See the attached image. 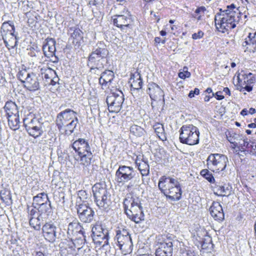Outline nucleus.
Segmentation results:
<instances>
[{"instance_id":"obj_47","label":"nucleus","mask_w":256,"mask_h":256,"mask_svg":"<svg viewBox=\"0 0 256 256\" xmlns=\"http://www.w3.org/2000/svg\"><path fill=\"white\" fill-rule=\"evenodd\" d=\"M30 75V73L28 72L26 69L20 70L17 74L18 78L22 82L24 83V80Z\"/></svg>"},{"instance_id":"obj_64","label":"nucleus","mask_w":256,"mask_h":256,"mask_svg":"<svg viewBox=\"0 0 256 256\" xmlns=\"http://www.w3.org/2000/svg\"><path fill=\"white\" fill-rule=\"evenodd\" d=\"M36 256H48L44 254L41 252H36Z\"/></svg>"},{"instance_id":"obj_22","label":"nucleus","mask_w":256,"mask_h":256,"mask_svg":"<svg viewBox=\"0 0 256 256\" xmlns=\"http://www.w3.org/2000/svg\"><path fill=\"white\" fill-rule=\"evenodd\" d=\"M114 77V73L110 70H105L103 72L98 79L99 84L102 88H106L111 84Z\"/></svg>"},{"instance_id":"obj_26","label":"nucleus","mask_w":256,"mask_h":256,"mask_svg":"<svg viewBox=\"0 0 256 256\" xmlns=\"http://www.w3.org/2000/svg\"><path fill=\"white\" fill-rule=\"evenodd\" d=\"M227 16H224V14H218L215 16L214 22L216 28L219 30L224 32V29H226V22H227Z\"/></svg>"},{"instance_id":"obj_5","label":"nucleus","mask_w":256,"mask_h":256,"mask_svg":"<svg viewBox=\"0 0 256 256\" xmlns=\"http://www.w3.org/2000/svg\"><path fill=\"white\" fill-rule=\"evenodd\" d=\"M15 28L10 21L4 22L2 26L0 33L6 46L8 49L14 48L17 44L16 36L14 34Z\"/></svg>"},{"instance_id":"obj_7","label":"nucleus","mask_w":256,"mask_h":256,"mask_svg":"<svg viewBox=\"0 0 256 256\" xmlns=\"http://www.w3.org/2000/svg\"><path fill=\"white\" fill-rule=\"evenodd\" d=\"M23 122L27 132L34 138H37L43 134L42 124L38 118H34L30 120L28 118H24Z\"/></svg>"},{"instance_id":"obj_24","label":"nucleus","mask_w":256,"mask_h":256,"mask_svg":"<svg viewBox=\"0 0 256 256\" xmlns=\"http://www.w3.org/2000/svg\"><path fill=\"white\" fill-rule=\"evenodd\" d=\"M242 45L246 48L245 51L254 52L256 50V32L254 34L250 33Z\"/></svg>"},{"instance_id":"obj_41","label":"nucleus","mask_w":256,"mask_h":256,"mask_svg":"<svg viewBox=\"0 0 256 256\" xmlns=\"http://www.w3.org/2000/svg\"><path fill=\"white\" fill-rule=\"evenodd\" d=\"M216 190L219 192L218 196H228L231 192L232 187L229 186H217Z\"/></svg>"},{"instance_id":"obj_37","label":"nucleus","mask_w":256,"mask_h":256,"mask_svg":"<svg viewBox=\"0 0 256 256\" xmlns=\"http://www.w3.org/2000/svg\"><path fill=\"white\" fill-rule=\"evenodd\" d=\"M137 76L138 78H136V80L134 79V75L132 74L130 76V80H132V78L133 81L131 84V90H138L142 88V80L141 78V76L139 73L138 74Z\"/></svg>"},{"instance_id":"obj_38","label":"nucleus","mask_w":256,"mask_h":256,"mask_svg":"<svg viewBox=\"0 0 256 256\" xmlns=\"http://www.w3.org/2000/svg\"><path fill=\"white\" fill-rule=\"evenodd\" d=\"M154 128L157 136L162 141L166 140V137L164 133V126L160 123H156L154 125Z\"/></svg>"},{"instance_id":"obj_35","label":"nucleus","mask_w":256,"mask_h":256,"mask_svg":"<svg viewBox=\"0 0 256 256\" xmlns=\"http://www.w3.org/2000/svg\"><path fill=\"white\" fill-rule=\"evenodd\" d=\"M136 164L142 176H146L149 174L150 166L147 162L141 160L138 162L137 160Z\"/></svg>"},{"instance_id":"obj_3","label":"nucleus","mask_w":256,"mask_h":256,"mask_svg":"<svg viewBox=\"0 0 256 256\" xmlns=\"http://www.w3.org/2000/svg\"><path fill=\"white\" fill-rule=\"evenodd\" d=\"M94 202L102 210L108 211L112 204L111 194L104 184L96 183L92 188Z\"/></svg>"},{"instance_id":"obj_20","label":"nucleus","mask_w":256,"mask_h":256,"mask_svg":"<svg viewBox=\"0 0 256 256\" xmlns=\"http://www.w3.org/2000/svg\"><path fill=\"white\" fill-rule=\"evenodd\" d=\"M114 19V24L121 30H124V28L128 26L132 22L130 16L127 14L126 15H118Z\"/></svg>"},{"instance_id":"obj_53","label":"nucleus","mask_w":256,"mask_h":256,"mask_svg":"<svg viewBox=\"0 0 256 256\" xmlns=\"http://www.w3.org/2000/svg\"><path fill=\"white\" fill-rule=\"evenodd\" d=\"M1 199L4 201L10 198V192L6 190H1L0 192Z\"/></svg>"},{"instance_id":"obj_54","label":"nucleus","mask_w":256,"mask_h":256,"mask_svg":"<svg viewBox=\"0 0 256 256\" xmlns=\"http://www.w3.org/2000/svg\"><path fill=\"white\" fill-rule=\"evenodd\" d=\"M204 35V32H202V30H199L198 32L192 34V38L194 40L200 39L203 37Z\"/></svg>"},{"instance_id":"obj_28","label":"nucleus","mask_w":256,"mask_h":256,"mask_svg":"<svg viewBox=\"0 0 256 256\" xmlns=\"http://www.w3.org/2000/svg\"><path fill=\"white\" fill-rule=\"evenodd\" d=\"M229 14L230 16H227L228 18H227L226 25L228 26H226V30H228V28H234L236 26V22H238L240 20V12H232Z\"/></svg>"},{"instance_id":"obj_62","label":"nucleus","mask_w":256,"mask_h":256,"mask_svg":"<svg viewBox=\"0 0 256 256\" xmlns=\"http://www.w3.org/2000/svg\"><path fill=\"white\" fill-rule=\"evenodd\" d=\"M248 113L250 114H255L256 112V110H255V108H251L249 109V110H248Z\"/></svg>"},{"instance_id":"obj_19","label":"nucleus","mask_w":256,"mask_h":256,"mask_svg":"<svg viewBox=\"0 0 256 256\" xmlns=\"http://www.w3.org/2000/svg\"><path fill=\"white\" fill-rule=\"evenodd\" d=\"M40 80L34 72H31L30 75L24 80V87L31 92H35L40 89Z\"/></svg>"},{"instance_id":"obj_8","label":"nucleus","mask_w":256,"mask_h":256,"mask_svg":"<svg viewBox=\"0 0 256 256\" xmlns=\"http://www.w3.org/2000/svg\"><path fill=\"white\" fill-rule=\"evenodd\" d=\"M237 78L238 80V90L241 92H244V90L250 92L252 90V86L250 84L254 83L256 81V78L252 73H248L242 70L238 74Z\"/></svg>"},{"instance_id":"obj_36","label":"nucleus","mask_w":256,"mask_h":256,"mask_svg":"<svg viewBox=\"0 0 256 256\" xmlns=\"http://www.w3.org/2000/svg\"><path fill=\"white\" fill-rule=\"evenodd\" d=\"M56 41L53 38H50L47 42L44 44V48L48 49V52L47 55H48V58L50 56H52L55 54L56 52Z\"/></svg>"},{"instance_id":"obj_14","label":"nucleus","mask_w":256,"mask_h":256,"mask_svg":"<svg viewBox=\"0 0 256 256\" xmlns=\"http://www.w3.org/2000/svg\"><path fill=\"white\" fill-rule=\"evenodd\" d=\"M76 206L80 220L85 223L90 222L94 218V210L85 204H80Z\"/></svg>"},{"instance_id":"obj_11","label":"nucleus","mask_w":256,"mask_h":256,"mask_svg":"<svg viewBox=\"0 0 256 256\" xmlns=\"http://www.w3.org/2000/svg\"><path fill=\"white\" fill-rule=\"evenodd\" d=\"M134 175L132 167L120 166L116 172V180L118 183L123 184L132 180Z\"/></svg>"},{"instance_id":"obj_46","label":"nucleus","mask_w":256,"mask_h":256,"mask_svg":"<svg viewBox=\"0 0 256 256\" xmlns=\"http://www.w3.org/2000/svg\"><path fill=\"white\" fill-rule=\"evenodd\" d=\"M70 30L72 31V32L71 34V37L74 40H76V42H78V41L82 39L83 38V33L80 28H70Z\"/></svg>"},{"instance_id":"obj_9","label":"nucleus","mask_w":256,"mask_h":256,"mask_svg":"<svg viewBox=\"0 0 256 256\" xmlns=\"http://www.w3.org/2000/svg\"><path fill=\"white\" fill-rule=\"evenodd\" d=\"M124 95L121 91L114 92L107 96L106 102L110 112H118L120 111L124 101Z\"/></svg>"},{"instance_id":"obj_2","label":"nucleus","mask_w":256,"mask_h":256,"mask_svg":"<svg viewBox=\"0 0 256 256\" xmlns=\"http://www.w3.org/2000/svg\"><path fill=\"white\" fill-rule=\"evenodd\" d=\"M123 205L124 212L130 219L136 224L144 220L142 206L138 198H126Z\"/></svg>"},{"instance_id":"obj_25","label":"nucleus","mask_w":256,"mask_h":256,"mask_svg":"<svg viewBox=\"0 0 256 256\" xmlns=\"http://www.w3.org/2000/svg\"><path fill=\"white\" fill-rule=\"evenodd\" d=\"M105 233L101 236H92L93 241L98 246L104 247L108 244L109 232L108 230H104Z\"/></svg>"},{"instance_id":"obj_60","label":"nucleus","mask_w":256,"mask_h":256,"mask_svg":"<svg viewBox=\"0 0 256 256\" xmlns=\"http://www.w3.org/2000/svg\"><path fill=\"white\" fill-rule=\"evenodd\" d=\"M248 113V112L246 108L243 109L240 112V114L243 116H246Z\"/></svg>"},{"instance_id":"obj_52","label":"nucleus","mask_w":256,"mask_h":256,"mask_svg":"<svg viewBox=\"0 0 256 256\" xmlns=\"http://www.w3.org/2000/svg\"><path fill=\"white\" fill-rule=\"evenodd\" d=\"M156 256H172V255H168L166 254L164 250H163L162 247L158 246L155 252Z\"/></svg>"},{"instance_id":"obj_33","label":"nucleus","mask_w":256,"mask_h":256,"mask_svg":"<svg viewBox=\"0 0 256 256\" xmlns=\"http://www.w3.org/2000/svg\"><path fill=\"white\" fill-rule=\"evenodd\" d=\"M36 208L40 213V215L42 216H49L52 213V208L50 201L37 206Z\"/></svg>"},{"instance_id":"obj_34","label":"nucleus","mask_w":256,"mask_h":256,"mask_svg":"<svg viewBox=\"0 0 256 256\" xmlns=\"http://www.w3.org/2000/svg\"><path fill=\"white\" fill-rule=\"evenodd\" d=\"M104 60H97L92 61V62H88V66H90V72L94 71V74L96 73L98 70H102L104 68Z\"/></svg>"},{"instance_id":"obj_15","label":"nucleus","mask_w":256,"mask_h":256,"mask_svg":"<svg viewBox=\"0 0 256 256\" xmlns=\"http://www.w3.org/2000/svg\"><path fill=\"white\" fill-rule=\"evenodd\" d=\"M72 148L78 155L92 152L89 141L84 138H78L72 144Z\"/></svg>"},{"instance_id":"obj_16","label":"nucleus","mask_w":256,"mask_h":256,"mask_svg":"<svg viewBox=\"0 0 256 256\" xmlns=\"http://www.w3.org/2000/svg\"><path fill=\"white\" fill-rule=\"evenodd\" d=\"M147 92L152 100L160 101L164 98V92L158 85L156 83H149Z\"/></svg>"},{"instance_id":"obj_57","label":"nucleus","mask_w":256,"mask_h":256,"mask_svg":"<svg viewBox=\"0 0 256 256\" xmlns=\"http://www.w3.org/2000/svg\"><path fill=\"white\" fill-rule=\"evenodd\" d=\"M58 80H59V78H58V76H57L55 75L52 78V79L50 80V82H49L48 85V86L49 85L54 86L56 84L58 83Z\"/></svg>"},{"instance_id":"obj_10","label":"nucleus","mask_w":256,"mask_h":256,"mask_svg":"<svg viewBox=\"0 0 256 256\" xmlns=\"http://www.w3.org/2000/svg\"><path fill=\"white\" fill-rule=\"evenodd\" d=\"M114 241L120 248L124 251H126L132 246L129 232L125 228H122L116 231Z\"/></svg>"},{"instance_id":"obj_4","label":"nucleus","mask_w":256,"mask_h":256,"mask_svg":"<svg viewBox=\"0 0 256 256\" xmlns=\"http://www.w3.org/2000/svg\"><path fill=\"white\" fill-rule=\"evenodd\" d=\"M180 141L181 143L193 146L198 144L200 132L198 128L191 124L183 125L180 130Z\"/></svg>"},{"instance_id":"obj_61","label":"nucleus","mask_w":256,"mask_h":256,"mask_svg":"<svg viewBox=\"0 0 256 256\" xmlns=\"http://www.w3.org/2000/svg\"><path fill=\"white\" fill-rule=\"evenodd\" d=\"M223 91L228 96L230 95V91L228 88H224L223 90Z\"/></svg>"},{"instance_id":"obj_23","label":"nucleus","mask_w":256,"mask_h":256,"mask_svg":"<svg viewBox=\"0 0 256 256\" xmlns=\"http://www.w3.org/2000/svg\"><path fill=\"white\" fill-rule=\"evenodd\" d=\"M3 109L6 112V118H12L14 116L19 114L17 105L12 100L6 102Z\"/></svg>"},{"instance_id":"obj_18","label":"nucleus","mask_w":256,"mask_h":256,"mask_svg":"<svg viewBox=\"0 0 256 256\" xmlns=\"http://www.w3.org/2000/svg\"><path fill=\"white\" fill-rule=\"evenodd\" d=\"M209 211L215 220L222 222L224 220V214L223 209L218 202L214 201L209 208Z\"/></svg>"},{"instance_id":"obj_45","label":"nucleus","mask_w":256,"mask_h":256,"mask_svg":"<svg viewBox=\"0 0 256 256\" xmlns=\"http://www.w3.org/2000/svg\"><path fill=\"white\" fill-rule=\"evenodd\" d=\"M108 230L104 226L100 224H96L94 226L92 230V236H101L103 233H105L104 230Z\"/></svg>"},{"instance_id":"obj_56","label":"nucleus","mask_w":256,"mask_h":256,"mask_svg":"<svg viewBox=\"0 0 256 256\" xmlns=\"http://www.w3.org/2000/svg\"><path fill=\"white\" fill-rule=\"evenodd\" d=\"M203 175L209 182L212 183L214 181V176H212V174H209V172H206V174H204Z\"/></svg>"},{"instance_id":"obj_50","label":"nucleus","mask_w":256,"mask_h":256,"mask_svg":"<svg viewBox=\"0 0 256 256\" xmlns=\"http://www.w3.org/2000/svg\"><path fill=\"white\" fill-rule=\"evenodd\" d=\"M28 219L30 220V218H36V216H40V213L36 211V208H32L31 210H30V207L28 206Z\"/></svg>"},{"instance_id":"obj_13","label":"nucleus","mask_w":256,"mask_h":256,"mask_svg":"<svg viewBox=\"0 0 256 256\" xmlns=\"http://www.w3.org/2000/svg\"><path fill=\"white\" fill-rule=\"evenodd\" d=\"M76 114V112L70 108H67L58 113L56 116V122L59 131L62 132L64 124L68 121L77 118Z\"/></svg>"},{"instance_id":"obj_59","label":"nucleus","mask_w":256,"mask_h":256,"mask_svg":"<svg viewBox=\"0 0 256 256\" xmlns=\"http://www.w3.org/2000/svg\"><path fill=\"white\" fill-rule=\"evenodd\" d=\"M222 92L220 91L216 93L212 94V96H214L218 100H222L224 98V96L220 94Z\"/></svg>"},{"instance_id":"obj_17","label":"nucleus","mask_w":256,"mask_h":256,"mask_svg":"<svg viewBox=\"0 0 256 256\" xmlns=\"http://www.w3.org/2000/svg\"><path fill=\"white\" fill-rule=\"evenodd\" d=\"M82 229L79 222L76 221L70 222L68 227L67 238L72 241L74 238H76L78 234L83 235L84 232Z\"/></svg>"},{"instance_id":"obj_6","label":"nucleus","mask_w":256,"mask_h":256,"mask_svg":"<svg viewBox=\"0 0 256 256\" xmlns=\"http://www.w3.org/2000/svg\"><path fill=\"white\" fill-rule=\"evenodd\" d=\"M206 162L208 169L216 172L224 170L228 162V157L220 154H211Z\"/></svg>"},{"instance_id":"obj_63","label":"nucleus","mask_w":256,"mask_h":256,"mask_svg":"<svg viewBox=\"0 0 256 256\" xmlns=\"http://www.w3.org/2000/svg\"><path fill=\"white\" fill-rule=\"evenodd\" d=\"M248 126L250 128H256V124L252 122L248 124Z\"/></svg>"},{"instance_id":"obj_30","label":"nucleus","mask_w":256,"mask_h":256,"mask_svg":"<svg viewBox=\"0 0 256 256\" xmlns=\"http://www.w3.org/2000/svg\"><path fill=\"white\" fill-rule=\"evenodd\" d=\"M49 201L50 200L48 199L47 194L44 192H42L34 196L32 205L34 208H36L37 206L44 204Z\"/></svg>"},{"instance_id":"obj_55","label":"nucleus","mask_w":256,"mask_h":256,"mask_svg":"<svg viewBox=\"0 0 256 256\" xmlns=\"http://www.w3.org/2000/svg\"><path fill=\"white\" fill-rule=\"evenodd\" d=\"M182 256H196V253L194 250H192L190 249L186 250L185 252H184Z\"/></svg>"},{"instance_id":"obj_58","label":"nucleus","mask_w":256,"mask_h":256,"mask_svg":"<svg viewBox=\"0 0 256 256\" xmlns=\"http://www.w3.org/2000/svg\"><path fill=\"white\" fill-rule=\"evenodd\" d=\"M200 93V90L198 88H195L194 90L190 91L188 96L190 98L194 97V94H198Z\"/></svg>"},{"instance_id":"obj_40","label":"nucleus","mask_w":256,"mask_h":256,"mask_svg":"<svg viewBox=\"0 0 256 256\" xmlns=\"http://www.w3.org/2000/svg\"><path fill=\"white\" fill-rule=\"evenodd\" d=\"M79 156L80 157V164L86 166L90 164L93 158L92 152H89L88 153L82 154L79 155Z\"/></svg>"},{"instance_id":"obj_29","label":"nucleus","mask_w":256,"mask_h":256,"mask_svg":"<svg viewBox=\"0 0 256 256\" xmlns=\"http://www.w3.org/2000/svg\"><path fill=\"white\" fill-rule=\"evenodd\" d=\"M41 78L44 80V85L48 84L52 78L56 75L55 70L50 68H42L41 70Z\"/></svg>"},{"instance_id":"obj_39","label":"nucleus","mask_w":256,"mask_h":256,"mask_svg":"<svg viewBox=\"0 0 256 256\" xmlns=\"http://www.w3.org/2000/svg\"><path fill=\"white\" fill-rule=\"evenodd\" d=\"M44 216H40L30 218L29 224L35 230H40L41 229V223L43 221Z\"/></svg>"},{"instance_id":"obj_27","label":"nucleus","mask_w":256,"mask_h":256,"mask_svg":"<svg viewBox=\"0 0 256 256\" xmlns=\"http://www.w3.org/2000/svg\"><path fill=\"white\" fill-rule=\"evenodd\" d=\"M56 226L52 222H46L42 228L43 236L45 239L48 241L52 236L54 230H56Z\"/></svg>"},{"instance_id":"obj_21","label":"nucleus","mask_w":256,"mask_h":256,"mask_svg":"<svg viewBox=\"0 0 256 256\" xmlns=\"http://www.w3.org/2000/svg\"><path fill=\"white\" fill-rule=\"evenodd\" d=\"M108 54V50L105 48H98L94 50L88 58V62H92L97 60H104Z\"/></svg>"},{"instance_id":"obj_31","label":"nucleus","mask_w":256,"mask_h":256,"mask_svg":"<svg viewBox=\"0 0 256 256\" xmlns=\"http://www.w3.org/2000/svg\"><path fill=\"white\" fill-rule=\"evenodd\" d=\"M78 122V118H75L72 120L70 123L66 124H65L64 126V130L62 132H60L64 135H70L74 132V129L76 128Z\"/></svg>"},{"instance_id":"obj_32","label":"nucleus","mask_w":256,"mask_h":256,"mask_svg":"<svg viewBox=\"0 0 256 256\" xmlns=\"http://www.w3.org/2000/svg\"><path fill=\"white\" fill-rule=\"evenodd\" d=\"M50 238V239L48 242L52 243L55 242L56 240H66V236L65 234V230H62L60 228L56 227V230H54L52 236H51Z\"/></svg>"},{"instance_id":"obj_49","label":"nucleus","mask_w":256,"mask_h":256,"mask_svg":"<svg viewBox=\"0 0 256 256\" xmlns=\"http://www.w3.org/2000/svg\"><path fill=\"white\" fill-rule=\"evenodd\" d=\"M232 12H240L238 8H236V6L234 4H232L230 6H228L226 10L222 11L223 14H224V16H230Z\"/></svg>"},{"instance_id":"obj_12","label":"nucleus","mask_w":256,"mask_h":256,"mask_svg":"<svg viewBox=\"0 0 256 256\" xmlns=\"http://www.w3.org/2000/svg\"><path fill=\"white\" fill-rule=\"evenodd\" d=\"M230 142L236 148H238L240 150L241 153H243L245 155L250 154L256 156V142L248 141L247 139H240L238 142Z\"/></svg>"},{"instance_id":"obj_51","label":"nucleus","mask_w":256,"mask_h":256,"mask_svg":"<svg viewBox=\"0 0 256 256\" xmlns=\"http://www.w3.org/2000/svg\"><path fill=\"white\" fill-rule=\"evenodd\" d=\"M190 76V73L188 71V68L184 66L182 72H180L178 73V76L182 78L185 79L186 78H189Z\"/></svg>"},{"instance_id":"obj_42","label":"nucleus","mask_w":256,"mask_h":256,"mask_svg":"<svg viewBox=\"0 0 256 256\" xmlns=\"http://www.w3.org/2000/svg\"><path fill=\"white\" fill-rule=\"evenodd\" d=\"M10 128L12 130H16L19 128L20 118L19 114L14 116L12 118H6Z\"/></svg>"},{"instance_id":"obj_43","label":"nucleus","mask_w":256,"mask_h":256,"mask_svg":"<svg viewBox=\"0 0 256 256\" xmlns=\"http://www.w3.org/2000/svg\"><path fill=\"white\" fill-rule=\"evenodd\" d=\"M159 246L164 250L166 254L168 255L172 254L173 243L170 240H168L166 241L160 243Z\"/></svg>"},{"instance_id":"obj_44","label":"nucleus","mask_w":256,"mask_h":256,"mask_svg":"<svg viewBox=\"0 0 256 256\" xmlns=\"http://www.w3.org/2000/svg\"><path fill=\"white\" fill-rule=\"evenodd\" d=\"M130 133L136 137H141L144 136L146 132L144 130L138 125H132L130 128Z\"/></svg>"},{"instance_id":"obj_48","label":"nucleus","mask_w":256,"mask_h":256,"mask_svg":"<svg viewBox=\"0 0 256 256\" xmlns=\"http://www.w3.org/2000/svg\"><path fill=\"white\" fill-rule=\"evenodd\" d=\"M206 10V9L204 6L199 7L196 10L194 14H192V16L196 18L198 20H202L201 14H204Z\"/></svg>"},{"instance_id":"obj_1","label":"nucleus","mask_w":256,"mask_h":256,"mask_svg":"<svg viewBox=\"0 0 256 256\" xmlns=\"http://www.w3.org/2000/svg\"><path fill=\"white\" fill-rule=\"evenodd\" d=\"M158 186L167 198L173 201L178 200L181 198L182 192L178 178L162 176L159 180Z\"/></svg>"}]
</instances>
